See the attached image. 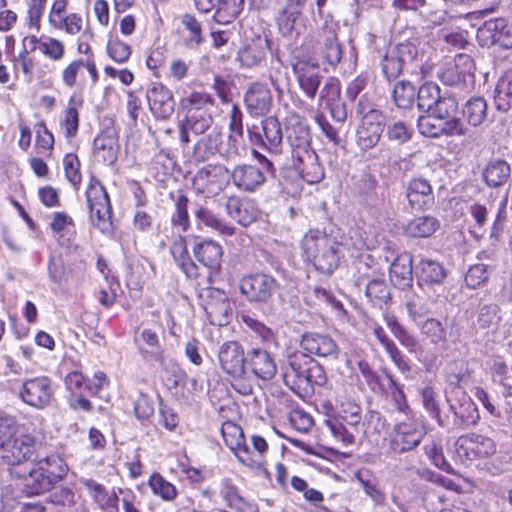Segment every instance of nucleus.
Returning a JSON list of instances; mask_svg holds the SVG:
<instances>
[{"instance_id":"1","label":"nucleus","mask_w":512,"mask_h":512,"mask_svg":"<svg viewBox=\"0 0 512 512\" xmlns=\"http://www.w3.org/2000/svg\"><path fill=\"white\" fill-rule=\"evenodd\" d=\"M302 250L307 261L321 273L330 274L340 264L346 253L356 257L366 246L362 239L338 238L318 229L309 230L302 239Z\"/></svg>"},{"instance_id":"2","label":"nucleus","mask_w":512,"mask_h":512,"mask_svg":"<svg viewBox=\"0 0 512 512\" xmlns=\"http://www.w3.org/2000/svg\"><path fill=\"white\" fill-rule=\"evenodd\" d=\"M282 376L285 385L300 396L313 391L315 385L321 386L326 382L322 366L302 352L289 355Z\"/></svg>"},{"instance_id":"3","label":"nucleus","mask_w":512,"mask_h":512,"mask_svg":"<svg viewBox=\"0 0 512 512\" xmlns=\"http://www.w3.org/2000/svg\"><path fill=\"white\" fill-rule=\"evenodd\" d=\"M35 438L28 433H18V424L10 416L0 417V459L9 466H19L31 458Z\"/></svg>"},{"instance_id":"4","label":"nucleus","mask_w":512,"mask_h":512,"mask_svg":"<svg viewBox=\"0 0 512 512\" xmlns=\"http://www.w3.org/2000/svg\"><path fill=\"white\" fill-rule=\"evenodd\" d=\"M356 113L360 117L356 130V144L362 151H367L378 144L384 130L385 116L366 95L360 98Z\"/></svg>"},{"instance_id":"5","label":"nucleus","mask_w":512,"mask_h":512,"mask_svg":"<svg viewBox=\"0 0 512 512\" xmlns=\"http://www.w3.org/2000/svg\"><path fill=\"white\" fill-rule=\"evenodd\" d=\"M86 198L92 225L102 233H111L113 222L110 198L105 187L95 176L89 179Z\"/></svg>"},{"instance_id":"6","label":"nucleus","mask_w":512,"mask_h":512,"mask_svg":"<svg viewBox=\"0 0 512 512\" xmlns=\"http://www.w3.org/2000/svg\"><path fill=\"white\" fill-rule=\"evenodd\" d=\"M253 155L261 167L242 164L235 166L229 173L230 180L240 191L254 192L265 183L267 175L274 174V166L271 160L256 150H253Z\"/></svg>"},{"instance_id":"7","label":"nucleus","mask_w":512,"mask_h":512,"mask_svg":"<svg viewBox=\"0 0 512 512\" xmlns=\"http://www.w3.org/2000/svg\"><path fill=\"white\" fill-rule=\"evenodd\" d=\"M384 322L388 329L398 342L416 359L430 370L436 363L437 355L430 349L421 344L420 340L414 334L410 333L402 324L399 323L396 316L390 313L383 315Z\"/></svg>"},{"instance_id":"8","label":"nucleus","mask_w":512,"mask_h":512,"mask_svg":"<svg viewBox=\"0 0 512 512\" xmlns=\"http://www.w3.org/2000/svg\"><path fill=\"white\" fill-rule=\"evenodd\" d=\"M425 436V430L415 421L407 420L396 423L387 438L389 451L402 454L415 449Z\"/></svg>"},{"instance_id":"9","label":"nucleus","mask_w":512,"mask_h":512,"mask_svg":"<svg viewBox=\"0 0 512 512\" xmlns=\"http://www.w3.org/2000/svg\"><path fill=\"white\" fill-rule=\"evenodd\" d=\"M199 298L211 324L218 326L228 324L232 315V306L224 291L214 287L203 288Z\"/></svg>"},{"instance_id":"10","label":"nucleus","mask_w":512,"mask_h":512,"mask_svg":"<svg viewBox=\"0 0 512 512\" xmlns=\"http://www.w3.org/2000/svg\"><path fill=\"white\" fill-rule=\"evenodd\" d=\"M418 56L416 45L406 41L387 49L381 61L382 72L387 80L396 79Z\"/></svg>"},{"instance_id":"11","label":"nucleus","mask_w":512,"mask_h":512,"mask_svg":"<svg viewBox=\"0 0 512 512\" xmlns=\"http://www.w3.org/2000/svg\"><path fill=\"white\" fill-rule=\"evenodd\" d=\"M277 280L264 273H256L242 278L240 291L250 303L267 304L277 292Z\"/></svg>"},{"instance_id":"12","label":"nucleus","mask_w":512,"mask_h":512,"mask_svg":"<svg viewBox=\"0 0 512 512\" xmlns=\"http://www.w3.org/2000/svg\"><path fill=\"white\" fill-rule=\"evenodd\" d=\"M474 61L467 54H458L438 72L440 80L449 86L469 87L474 83Z\"/></svg>"},{"instance_id":"13","label":"nucleus","mask_w":512,"mask_h":512,"mask_svg":"<svg viewBox=\"0 0 512 512\" xmlns=\"http://www.w3.org/2000/svg\"><path fill=\"white\" fill-rule=\"evenodd\" d=\"M229 172L220 164H207L200 168L193 178V188L206 196L219 194L227 185Z\"/></svg>"},{"instance_id":"14","label":"nucleus","mask_w":512,"mask_h":512,"mask_svg":"<svg viewBox=\"0 0 512 512\" xmlns=\"http://www.w3.org/2000/svg\"><path fill=\"white\" fill-rule=\"evenodd\" d=\"M455 446L457 457L464 463L492 456L496 451V444L491 438L474 433L459 437Z\"/></svg>"},{"instance_id":"15","label":"nucleus","mask_w":512,"mask_h":512,"mask_svg":"<svg viewBox=\"0 0 512 512\" xmlns=\"http://www.w3.org/2000/svg\"><path fill=\"white\" fill-rule=\"evenodd\" d=\"M53 387L51 380L46 376H39L23 382L19 389V397L27 405L36 409L49 406L53 400Z\"/></svg>"},{"instance_id":"16","label":"nucleus","mask_w":512,"mask_h":512,"mask_svg":"<svg viewBox=\"0 0 512 512\" xmlns=\"http://www.w3.org/2000/svg\"><path fill=\"white\" fill-rule=\"evenodd\" d=\"M419 132L427 137L438 138L440 136H466L469 129L464 125L461 119H451L442 121L431 113L421 115L417 121Z\"/></svg>"},{"instance_id":"17","label":"nucleus","mask_w":512,"mask_h":512,"mask_svg":"<svg viewBox=\"0 0 512 512\" xmlns=\"http://www.w3.org/2000/svg\"><path fill=\"white\" fill-rule=\"evenodd\" d=\"M286 138L291 147V156H308L310 148V130L304 118L291 112L286 117Z\"/></svg>"},{"instance_id":"18","label":"nucleus","mask_w":512,"mask_h":512,"mask_svg":"<svg viewBox=\"0 0 512 512\" xmlns=\"http://www.w3.org/2000/svg\"><path fill=\"white\" fill-rule=\"evenodd\" d=\"M292 70L301 91L305 96L313 100L321 84L322 75L318 67V62L311 58H298L292 63Z\"/></svg>"},{"instance_id":"19","label":"nucleus","mask_w":512,"mask_h":512,"mask_svg":"<svg viewBox=\"0 0 512 512\" xmlns=\"http://www.w3.org/2000/svg\"><path fill=\"white\" fill-rule=\"evenodd\" d=\"M261 130L263 135L257 126L248 128L250 142L263 145L272 154H279L283 138L280 122L274 117H267L261 122Z\"/></svg>"},{"instance_id":"20","label":"nucleus","mask_w":512,"mask_h":512,"mask_svg":"<svg viewBox=\"0 0 512 512\" xmlns=\"http://www.w3.org/2000/svg\"><path fill=\"white\" fill-rule=\"evenodd\" d=\"M150 111L158 119H168L174 112L171 90L162 83H152L146 92Z\"/></svg>"},{"instance_id":"21","label":"nucleus","mask_w":512,"mask_h":512,"mask_svg":"<svg viewBox=\"0 0 512 512\" xmlns=\"http://www.w3.org/2000/svg\"><path fill=\"white\" fill-rule=\"evenodd\" d=\"M222 370L230 376L245 374L246 357L244 349L236 341H228L221 345L218 353Z\"/></svg>"},{"instance_id":"22","label":"nucleus","mask_w":512,"mask_h":512,"mask_svg":"<svg viewBox=\"0 0 512 512\" xmlns=\"http://www.w3.org/2000/svg\"><path fill=\"white\" fill-rule=\"evenodd\" d=\"M11 474L23 480V489L28 495L43 494L55 485L38 463L24 473H19L15 468L11 469Z\"/></svg>"},{"instance_id":"23","label":"nucleus","mask_w":512,"mask_h":512,"mask_svg":"<svg viewBox=\"0 0 512 512\" xmlns=\"http://www.w3.org/2000/svg\"><path fill=\"white\" fill-rule=\"evenodd\" d=\"M478 34L492 44L512 48V24L503 18L490 19L479 28Z\"/></svg>"},{"instance_id":"24","label":"nucleus","mask_w":512,"mask_h":512,"mask_svg":"<svg viewBox=\"0 0 512 512\" xmlns=\"http://www.w3.org/2000/svg\"><path fill=\"white\" fill-rule=\"evenodd\" d=\"M229 130L228 148L227 150H222V153L226 160L234 161L240 156L243 150V114L236 105H233L230 112Z\"/></svg>"},{"instance_id":"25","label":"nucleus","mask_w":512,"mask_h":512,"mask_svg":"<svg viewBox=\"0 0 512 512\" xmlns=\"http://www.w3.org/2000/svg\"><path fill=\"white\" fill-rule=\"evenodd\" d=\"M227 214L242 226H248L259 217V210L254 202L246 198L230 196L225 203Z\"/></svg>"},{"instance_id":"26","label":"nucleus","mask_w":512,"mask_h":512,"mask_svg":"<svg viewBox=\"0 0 512 512\" xmlns=\"http://www.w3.org/2000/svg\"><path fill=\"white\" fill-rule=\"evenodd\" d=\"M406 197L411 208L422 210L434 203V195L430 183L423 178H413L407 183Z\"/></svg>"},{"instance_id":"27","label":"nucleus","mask_w":512,"mask_h":512,"mask_svg":"<svg viewBox=\"0 0 512 512\" xmlns=\"http://www.w3.org/2000/svg\"><path fill=\"white\" fill-rule=\"evenodd\" d=\"M244 102L250 114L264 115L272 104L271 91L265 84L254 83L246 91Z\"/></svg>"},{"instance_id":"28","label":"nucleus","mask_w":512,"mask_h":512,"mask_svg":"<svg viewBox=\"0 0 512 512\" xmlns=\"http://www.w3.org/2000/svg\"><path fill=\"white\" fill-rule=\"evenodd\" d=\"M269 42L266 37L257 35L246 39L238 52V59L245 67H254L265 59Z\"/></svg>"},{"instance_id":"29","label":"nucleus","mask_w":512,"mask_h":512,"mask_svg":"<svg viewBox=\"0 0 512 512\" xmlns=\"http://www.w3.org/2000/svg\"><path fill=\"white\" fill-rule=\"evenodd\" d=\"M212 124L213 118L210 112L186 114L184 119L179 122L180 141L184 144L189 143V133L196 136L202 135L209 130Z\"/></svg>"},{"instance_id":"30","label":"nucleus","mask_w":512,"mask_h":512,"mask_svg":"<svg viewBox=\"0 0 512 512\" xmlns=\"http://www.w3.org/2000/svg\"><path fill=\"white\" fill-rule=\"evenodd\" d=\"M300 346L306 352L305 354L319 357L336 355L338 351V347L331 337L319 333L304 334Z\"/></svg>"},{"instance_id":"31","label":"nucleus","mask_w":512,"mask_h":512,"mask_svg":"<svg viewBox=\"0 0 512 512\" xmlns=\"http://www.w3.org/2000/svg\"><path fill=\"white\" fill-rule=\"evenodd\" d=\"M251 444L255 451L254 455L247 454V444L237 453V459L243 465L255 471H264L266 465V453L268 451L267 441L259 435L251 436Z\"/></svg>"},{"instance_id":"32","label":"nucleus","mask_w":512,"mask_h":512,"mask_svg":"<svg viewBox=\"0 0 512 512\" xmlns=\"http://www.w3.org/2000/svg\"><path fill=\"white\" fill-rule=\"evenodd\" d=\"M247 363L253 374L262 380L272 379L277 372V366L271 354L260 348L249 351Z\"/></svg>"},{"instance_id":"33","label":"nucleus","mask_w":512,"mask_h":512,"mask_svg":"<svg viewBox=\"0 0 512 512\" xmlns=\"http://www.w3.org/2000/svg\"><path fill=\"white\" fill-rule=\"evenodd\" d=\"M418 284L422 288H429L443 283L447 277L444 266L432 259H422L416 267Z\"/></svg>"},{"instance_id":"34","label":"nucleus","mask_w":512,"mask_h":512,"mask_svg":"<svg viewBox=\"0 0 512 512\" xmlns=\"http://www.w3.org/2000/svg\"><path fill=\"white\" fill-rule=\"evenodd\" d=\"M83 106V98L76 94L71 95L66 109L60 118V128L67 140H71L78 134L79 109Z\"/></svg>"},{"instance_id":"35","label":"nucleus","mask_w":512,"mask_h":512,"mask_svg":"<svg viewBox=\"0 0 512 512\" xmlns=\"http://www.w3.org/2000/svg\"><path fill=\"white\" fill-rule=\"evenodd\" d=\"M373 334L380 342V344L383 346L390 360L394 363L398 370L402 373H409L411 367L408 359L397 347L395 342L387 336L382 326H380L379 324H375L373 326Z\"/></svg>"},{"instance_id":"36","label":"nucleus","mask_w":512,"mask_h":512,"mask_svg":"<svg viewBox=\"0 0 512 512\" xmlns=\"http://www.w3.org/2000/svg\"><path fill=\"white\" fill-rule=\"evenodd\" d=\"M89 495L103 512H118V496L114 491H108L103 485L94 480L84 482Z\"/></svg>"},{"instance_id":"37","label":"nucleus","mask_w":512,"mask_h":512,"mask_svg":"<svg viewBox=\"0 0 512 512\" xmlns=\"http://www.w3.org/2000/svg\"><path fill=\"white\" fill-rule=\"evenodd\" d=\"M412 255L401 253L390 266V279L399 288L410 286L413 279Z\"/></svg>"},{"instance_id":"38","label":"nucleus","mask_w":512,"mask_h":512,"mask_svg":"<svg viewBox=\"0 0 512 512\" xmlns=\"http://www.w3.org/2000/svg\"><path fill=\"white\" fill-rule=\"evenodd\" d=\"M308 156L302 154L292 158L302 178L309 184L318 183L324 177V171L318 163L316 153L311 150L307 152Z\"/></svg>"},{"instance_id":"39","label":"nucleus","mask_w":512,"mask_h":512,"mask_svg":"<svg viewBox=\"0 0 512 512\" xmlns=\"http://www.w3.org/2000/svg\"><path fill=\"white\" fill-rule=\"evenodd\" d=\"M196 259L210 269H218L222 258V247L213 240H205L194 246Z\"/></svg>"},{"instance_id":"40","label":"nucleus","mask_w":512,"mask_h":512,"mask_svg":"<svg viewBox=\"0 0 512 512\" xmlns=\"http://www.w3.org/2000/svg\"><path fill=\"white\" fill-rule=\"evenodd\" d=\"M214 105V98L203 91H193L182 97L179 101V109L186 114L209 112Z\"/></svg>"},{"instance_id":"41","label":"nucleus","mask_w":512,"mask_h":512,"mask_svg":"<svg viewBox=\"0 0 512 512\" xmlns=\"http://www.w3.org/2000/svg\"><path fill=\"white\" fill-rule=\"evenodd\" d=\"M170 250L174 260L185 275L189 278H197L199 275L198 267L189 256L185 239L181 236L175 238Z\"/></svg>"},{"instance_id":"42","label":"nucleus","mask_w":512,"mask_h":512,"mask_svg":"<svg viewBox=\"0 0 512 512\" xmlns=\"http://www.w3.org/2000/svg\"><path fill=\"white\" fill-rule=\"evenodd\" d=\"M439 228V221L432 216H421L410 220L404 227V233L412 238H427Z\"/></svg>"},{"instance_id":"43","label":"nucleus","mask_w":512,"mask_h":512,"mask_svg":"<svg viewBox=\"0 0 512 512\" xmlns=\"http://www.w3.org/2000/svg\"><path fill=\"white\" fill-rule=\"evenodd\" d=\"M117 140L114 135L103 133L94 139V151L98 158L106 164H113L117 159Z\"/></svg>"},{"instance_id":"44","label":"nucleus","mask_w":512,"mask_h":512,"mask_svg":"<svg viewBox=\"0 0 512 512\" xmlns=\"http://www.w3.org/2000/svg\"><path fill=\"white\" fill-rule=\"evenodd\" d=\"M495 105L500 111H508L512 107V70L506 71L495 88Z\"/></svg>"},{"instance_id":"45","label":"nucleus","mask_w":512,"mask_h":512,"mask_svg":"<svg viewBox=\"0 0 512 512\" xmlns=\"http://www.w3.org/2000/svg\"><path fill=\"white\" fill-rule=\"evenodd\" d=\"M244 0H216L214 20L219 24L231 23L242 11Z\"/></svg>"},{"instance_id":"46","label":"nucleus","mask_w":512,"mask_h":512,"mask_svg":"<svg viewBox=\"0 0 512 512\" xmlns=\"http://www.w3.org/2000/svg\"><path fill=\"white\" fill-rule=\"evenodd\" d=\"M510 172V166L507 162L494 160L487 165L484 171V179L488 186L498 187L508 180Z\"/></svg>"},{"instance_id":"47","label":"nucleus","mask_w":512,"mask_h":512,"mask_svg":"<svg viewBox=\"0 0 512 512\" xmlns=\"http://www.w3.org/2000/svg\"><path fill=\"white\" fill-rule=\"evenodd\" d=\"M221 433L225 444L237 457L246 443L242 428L234 422L227 421L222 424Z\"/></svg>"},{"instance_id":"48","label":"nucleus","mask_w":512,"mask_h":512,"mask_svg":"<svg viewBox=\"0 0 512 512\" xmlns=\"http://www.w3.org/2000/svg\"><path fill=\"white\" fill-rule=\"evenodd\" d=\"M442 96L440 87L436 83L423 84L417 94L419 110L429 113Z\"/></svg>"},{"instance_id":"49","label":"nucleus","mask_w":512,"mask_h":512,"mask_svg":"<svg viewBox=\"0 0 512 512\" xmlns=\"http://www.w3.org/2000/svg\"><path fill=\"white\" fill-rule=\"evenodd\" d=\"M195 216L201 223L213 228L222 235L232 236L235 233V228L232 225L226 223L222 219H219L210 210L204 207H199L195 211Z\"/></svg>"},{"instance_id":"50","label":"nucleus","mask_w":512,"mask_h":512,"mask_svg":"<svg viewBox=\"0 0 512 512\" xmlns=\"http://www.w3.org/2000/svg\"><path fill=\"white\" fill-rule=\"evenodd\" d=\"M415 95L414 85L405 80L398 81L392 90L393 101L401 109L410 108L414 103Z\"/></svg>"},{"instance_id":"51","label":"nucleus","mask_w":512,"mask_h":512,"mask_svg":"<svg viewBox=\"0 0 512 512\" xmlns=\"http://www.w3.org/2000/svg\"><path fill=\"white\" fill-rule=\"evenodd\" d=\"M429 113L446 122L451 119H460L457 117L458 102L454 96L449 94H443Z\"/></svg>"},{"instance_id":"52","label":"nucleus","mask_w":512,"mask_h":512,"mask_svg":"<svg viewBox=\"0 0 512 512\" xmlns=\"http://www.w3.org/2000/svg\"><path fill=\"white\" fill-rule=\"evenodd\" d=\"M41 470L48 474L54 484L60 481L67 473L68 466L65 461L58 455H51L37 462Z\"/></svg>"},{"instance_id":"53","label":"nucleus","mask_w":512,"mask_h":512,"mask_svg":"<svg viewBox=\"0 0 512 512\" xmlns=\"http://www.w3.org/2000/svg\"><path fill=\"white\" fill-rule=\"evenodd\" d=\"M463 114L472 126H479L487 116V104L481 97L471 98L467 101Z\"/></svg>"},{"instance_id":"54","label":"nucleus","mask_w":512,"mask_h":512,"mask_svg":"<svg viewBox=\"0 0 512 512\" xmlns=\"http://www.w3.org/2000/svg\"><path fill=\"white\" fill-rule=\"evenodd\" d=\"M148 485L153 494L159 496L164 501L170 502L177 497L176 487L159 473H154L150 476Z\"/></svg>"},{"instance_id":"55","label":"nucleus","mask_w":512,"mask_h":512,"mask_svg":"<svg viewBox=\"0 0 512 512\" xmlns=\"http://www.w3.org/2000/svg\"><path fill=\"white\" fill-rule=\"evenodd\" d=\"M418 326L422 335L429 338L431 343L437 345L439 343H445L447 341L446 329L439 320L429 318Z\"/></svg>"},{"instance_id":"56","label":"nucleus","mask_w":512,"mask_h":512,"mask_svg":"<svg viewBox=\"0 0 512 512\" xmlns=\"http://www.w3.org/2000/svg\"><path fill=\"white\" fill-rule=\"evenodd\" d=\"M63 167L66 179L75 188L78 189L82 182L80 172L81 163L76 154L68 153L63 158Z\"/></svg>"},{"instance_id":"57","label":"nucleus","mask_w":512,"mask_h":512,"mask_svg":"<svg viewBox=\"0 0 512 512\" xmlns=\"http://www.w3.org/2000/svg\"><path fill=\"white\" fill-rule=\"evenodd\" d=\"M47 271L49 279L61 284L66 276V266L61 254L51 253L48 260Z\"/></svg>"},{"instance_id":"58","label":"nucleus","mask_w":512,"mask_h":512,"mask_svg":"<svg viewBox=\"0 0 512 512\" xmlns=\"http://www.w3.org/2000/svg\"><path fill=\"white\" fill-rule=\"evenodd\" d=\"M188 202L189 200L185 195H179L171 218L172 224L181 227L183 231H186L189 227Z\"/></svg>"},{"instance_id":"59","label":"nucleus","mask_w":512,"mask_h":512,"mask_svg":"<svg viewBox=\"0 0 512 512\" xmlns=\"http://www.w3.org/2000/svg\"><path fill=\"white\" fill-rule=\"evenodd\" d=\"M422 403L429 415L437 421L439 425H443L440 416V405L437 393L431 387H426L422 391Z\"/></svg>"},{"instance_id":"60","label":"nucleus","mask_w":512,"mask_h":512,"mask_svg":"<svg viewBox=\"0 0 512 512\" xmlns=\"http://www.w3.org/2000/svg\"><path fill=\"white\" fill-rule=\"evenodd\" d=\"M489 279L488 266L485 264H475L469 268L465 276L466 285L472 289H476Z\"/></svg>"},{"instance_id":"61","label":"nucleus","mask_w":512,"mask_h":512,"mask_svg":"<svg viewBox=\"0 0 512 512\" xmlns=\"http://www.w3.org/2000/svg\"><path fill=\"white\" fill-rule=\"evenodd\" d=\"M39 50L48 58L59 61L64 57V44L52 37L42 36L41 46Z\"/></svg>"},{"instance_id":"62","label":"nucleus","mask_w":512,"mask_h":512,"mask_svg":"<svg viewBox=\"0 0 512 512\" xmlns=\"http://www.w3.org/2000/svg\"><path fill=\"white\" fill-rule=\"evenodd\" d=\"M322 54L325 61L331 66H335L340 62L342 50L334 33H330L326 37Z\"/></svg>"},{"instance_id":"63","label":"nucleus","mask_w":512,"mask_h":512,"mask_svg":"<svg viewBox=\"0 0 512 512\" xmlns=\"http://www.w3.org/2000/svg\"><path fill=\"white\" fill-rule=\"evenodd\" d=\"M341 417L351 426L357 425L361 420V407L353 400L338 399Z\"/></svg>"},{"instance_id":"64","label":"nucleus","mask_w":512,"mask_h":512,"mask_svg":"<svg viewBox=\"0 0 512 512\" xmlns=\"http://www.w3.org/2000/svg\"><path fill=\"white\" fill-rule=\"evenodd\" d=\"M220 493L231 508L240 509L242 507L243 498L231 479L225 478L222 480Z\"/></svg>"}]
</instances>
